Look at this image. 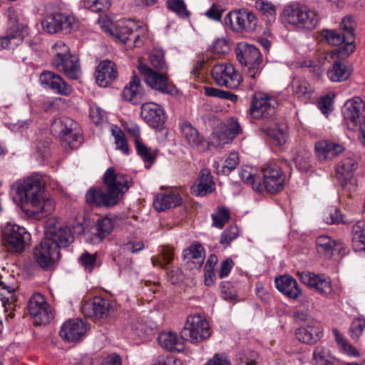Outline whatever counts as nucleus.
Wrapping results in <instances>:
<instances>
[{
    "instance_id": "6",
    "label": "nucleus",
    "mask_w": 365,
    "mask_h": 365,
    "mask_svg": "<svg viewBox=\"0 0 365 365\" xmlns=\"http://www.w3.org/2000/svg\"><path fill=\"white\" fill-rule=\"evenodd\" d=\"M211 74L212 79L218 86L230 89L237 88L242 81L240 74L230 63H222L214 66Z\"/></svg>"
},
{
    "instance_id": "8",
    "label": "nucleus",
    "mask_w": 365,
    "mask_h": 365,
    "mask_svg": "<svg viewBox=\"0 0 365 365\" xmlns=\"http://www.w3.org/2000/svg\"><path fill=\"white\" fill-rule=\"evenodd\" d=\"M3 237L7 249L10 252L19 253L24 250L30 234L23 227L7 223L4 230Z\"/></svg>"
},
{
    "instance_id": "52",
    "label": "nucleus",
    "mask_w": 365,
    "mask_h": 365,
    "mask_svg": "<svg viewBox=\"0 0 365 365\" xmlns=\"http://www.w3.org/2000/svg\"><path fill=\"white\" fill-rule=\"evenodd\" d=\"M58 15L62 19L59 22L61 31L70 33L78 27V21L74 16L61 13H58Z\"/></svg>"
},
{
    "instance_id": "12",
    "label": "nucleus",
    "mask_w": 365,
    "mask_h": 365,
    "mask_svg": "<svg viewBox=\"0 0 365 365\" xmlns=\"http://www.w3.org/2000/svg\"><path fill=\"white\" fill-rule=\"evenodd\" d=\"M277 104L273 97L262 92L255 93L250 113L254 118H268L274 113Z\"/></svg>"
},
{
    "instance_id": "36",
    "label": "nucleus",
    "mask_w": 365,
    "mask_h": 365,
    "mask_svg": "<svg viewBox=\"0 0 365 365\" xmlns=\"http://www.w3.org/2000/svg\"><path fill=\"white\" fill-rule=\"evenodd\" d=\"M351 73V69L339 61H335L331 67L327 70V76L332 82L346 81Z\"/></svg>"
},
{
    "instance_id": "28",
    "label": "nucleus",
    "mask_w": 365,
    "mask_h": 365,
    "mask_svg": "<svg viewBox=\"0 0 365 365\" xmlns=\"http://www.w3.org/2000/svg\"><path fill=\"white\" fill-rule=\"evenodd\" d=\"M262 131L270 137L277 145H282L287 142L288 138V127L284 120L274 123L270 127L263 126Z\"/></svg>"
},
{
    "instance_id": "54",
    "label": "nucleus",
    "mask_w": 365,
    "mask_h": 365,
    "mask_svg": "<svg viewBox=\"0 0 365 365\" xmlns=\"http://www.w3.org/2000/svg\"><path fill=\"white\" fill-rule=\"evenodd\" d=\"M112 133L117 149L128 155L129 153V147L125 133L119 128L113 129Z\"/></svg>"
},
{
    "instance_id": "62",
    "label": "nucleus",
    "mask_w": 365,
    "mask_h": 365,
    "mask_svg": "<svg viewBox=\"0 0 365 365\" xmlns=\"http://www.w3.org/2000/svg\"><path fill=\"white\" fill-rule=\"evenodd\" d=\"M226 133L230 139H233L242 133V128L238 121L233 118H229L226 122Z\"/></svg>"
},
{
    "instance_id": "14",
    "label": "nucleus",
    "mask_w": 365,
    "mask_h": 365,
    "mask_svg": "<svg viewBox=\"0 0 365 365\" xmlns=\"http://www.w3.org/2000/svg\"><path fill=\"white\" fill-rule=\"evenodd\" d=\"M46 239H49L56 248L67 247L73 242L71 231L59 222L53 223L49 222L46 230Z\"/></svg>"
},
{
    "instance_id": "20",
    "label": "nucleus",
    "mask_w": 365,
    "mask_h": 365,
    "mask_svg": "<svg viewBox=\"0 0 365 365\" xmlns=\"http://www.w3.org/2000/svg\"><path fill=\"white\" fill-rule=\"evenodd\" d=\"M298 274L303 284L314 289L318 293L325 295L331 293L332 286L329 277L309 272L299 273Z\"/></svg>"
},
{
    "instance_id": "45",
    "label": "nucleus",
    "mask_w": 365,
    "mask_h": 365,
    "mask_svg": "<svg viewBox=\"0 0 365 365\" xmlns=\"http://www.w3.org/2000/svg\"><path fill=\"white\" fill-rule=\"evenodd\" d=\"M321 34L328 43L333 46L344 43L343 46H345L347 44V40L344 34H341L336 30H323Z\"/></svg>"
},
{
    "instance_id": "25",
    "label": "nucleus",
    "mask_w": 365,
    "mask_h": 365,
    "mask_svg": "<svg viewBox=\"0 0 365 365\" xmlns=\"http://www.w3.org/2000/svg\"><path fill=\"white\" fill-rule=\"evenodd\" d=\"M53 67L58 71L63 72L65 76L72 80H77L81 73L78 58L73 54L63 58V61L59 62Z\"/></svg>"
},
{
    "instance_id": "33",
    "label": "nucleus",
    "mask_w": 365,
    "mask_h": 365,
    "mask_svg": "<svg viewBox=\"0 0 365 365\" xmlns=\"http://www.w3.org/2000/svg\"><path fill=\"white\" fill-rule=\"evenodd\" d=\"M123 95L125 100L138 104L141 102L143 93L140 78L133 75L128 84L124 88Z\"/></svg>"
},
{
    "instance_id": "21",
    "label": "nucleus",
    "mask_w": 365,
    "mask_h": 365,
    "mask_svg": "<svg viewBox=\"0 0 365 365\" xmlns=\"http://www.w3.org/2000/svg\"><path fill=\"white\" fill-rule=\"evenodd\" d=\"M42 85L51 89L55 93L68 96L72 91V87L64 79L52 71L43 72L39 78Z\"/></svg>"
},
{
    "instance_id": "7",
    "label": "nucleus",
    "mask_w": 365,
    "mask_h": 365,
    "mask_svg": "<svg viewBox=\"0 0 365 365\" xmlns=\"http://www.w3.org/2000/svg\"><path fill=\"white\" fill-rule=\"evenodd\" d=\"M116 309V303L108 299L96 296L86 302L81 308L83 314L89 318H108Z\"/></svg>"
},
{
    "instance_id": "3",
    "label": "nucleus",
    "mask_w": 365,
    "mask_h": 365,
    "mask_svg": "<svg viewBox=\"0 0 365 365\" xmlns=\"http://www.w3.org/2000/svg\"><path fill=\"white\" fill-rule=\"evenodd\" d=\"M283 16L289 24L301 29H314L319 21L315 10L299 4L286 6L283 10Z\"/></svg>"
},
{
    "instance_id": "13",
    "label": "nucleus",
    "mask_w": 365,
    "mask_h": 365,
    "mask_svg": "<svg viewBox=\"0 0 365 365\" xmlns=\"http://www.w3.org/2000/svg\"><path fill=\"white\" fill-rule=\"evenodd\" d=\"M263 185L268 192L277 193L284 187V176L279 168L274 163L267 164L262 168Z\"/></svg>"
},
{
    "instance_id": "46",
    "label": "nucleus",
    "mask_w": 365,
    "mask_h": 365,
    "mask_svg": "<svg viewBox=\"0 0 365 365\" xmlns=\"http://www.w3.org/2000/svg\"><path fill=\"white\" fill-rule=\"evenodd\" d=\"M173 259V250L168 247H162L160 252L151 258L154 266L165 267L170 264Z\"/></svg>"
},
{
    "instance_id": "15",
    "label": "nucleus",
    "mask_w": 365,
    "mask_h": 365,
    "mask_svg": "<svg viewBox=\"0 0 365 365\" xmlns=\"http://www.w3.org/2000/svg\"><path fill=\"white\" fill-rule=\"evenodd\" d=\"M342 114L349 129H355L361 117L365 116V103L359 97H354L346 102Z\"/></svg>"
},
{
    "instance_id": "24",
    "label": "nucleus",
    "mask_w": 365,
    "mask_h": 365,
    "mask_svg": "<svg viewBox=\"0 0 365 365\" xmlns=\"http://www.w3.org/2000/svg\"><path fill=\"white\" fill-rule=\"evenodd\" d=\"M158 340L162 347L170 351L182 352L185 349V338L182 337L181 335L178 337L174 331L161 332Z\"/></svg>"
},
{
    "instance_id": "48",
    "label": "nucleus",
    "mask_w": 365,
    "mask_h": 365,
    "mask_svg": "<svg viewBox=\"0 0 365 365\" xmlns=\"http://www.w3.org/2000/svg\"><path fill=\"white\" fill-rule=\"evenodd\" d=\"M61 21H62L61 17H59L58 13H56L52 16H47L42 21V26L48 33L55 34L61 31L59 23L61 22Z\"/></svg>"
},
{
    "instance_id": "42",
    "label": "nucleus",
    "mask_w": 365,
    "mask_h": 365,
    "mask_svg": "<svg viewBox=\"0 0 365 365\" xmlns=\"http://www.w3.org/2000/svg\"><path fill=\"white\" fill-rule=\"evenodd\" d=\"M71 54L69 47L64 42L58 41L55 43L52 46L53 66L56 64L60 66L59 62L63 61V58Z\"/></svg>"
},
{
    "instance_id": "23",
    "label": "nucleus",
    "mask_w": 365,
    "mask_h": 365,
    "mask_svg": "<svg viewBox=\"0 0 365 365\" xmlns=\"http://www.w3.org/2000/svg\"><path fill=\"white\" fill-rule=\"evenodd\" d=\"M117 76V71L113 61H101L96 68V80L102 87L108 86Z\"/></svg>"
},
{
    "instance_id": "17",
    "label": "nucleus",
    "mask_w": 365,
    "mask_h": 365,
    "mask_svg": "<svg viewBox=\"0 0 365 365\" xmlns=\"http://www.w3.org/2000/svg\"><path fill=\"white\" fill-rule=\"evenodd\" d=\"M356 27V22L354 20L353 17L351 16H345L341 24L340 28L342 31L345 38L347 40V44L345 46H341L339 48H335L327 53V56H330L331 58H333L334 53H337L341 56H347L351 54L355 50L354 42V29Z\"/></svg>"
},
{
    "instance_id": "34",
    "label": "nucleus",
    "mask_w": 365,
    "mask_h": 365,
    "mask_svg": "<svg viewBox=\"0 0 365 365\" xmlns=\"http://www.w3.org/2000/svg\"><path fill=\"white\" fill-rule=\"evenodd\" d=\"M181 134L187 143L192 148H199L204 142V138L197 130L188 121L180 124Z\"/></svg>"
},
{
    "instance_id": "27",
    "label": "nucleus",
    "mask_w": 365,
    "mask_h": 365,
    "mask_svg": "<svg viewBox=\"0 0 365 365\" xmlns=\"http://www.w3.org/2000/svg\"><path fill=\"white\" fill-rule=\"evenodd\" d=\"M316 154L320 160H332L341 153L344 148L341 145L328 141L321 140L315 144Z\"/></svg>"
},
{
    "instance_id": "64",
    "label": "nucleus",
    "mask_w": 365,
    "mask_h": 365,
    "mask_svg": "<svg viewBox=\"0 0 365 365\" xmlns=\"http://www.w3.org/2000/svg\"><path fill=\"white\" fill-rule=\"evenodd\" d=\"M257 354L254 351H245L237 359V365H256Z\"/></svg>"
},
{
    "instance_id": "35",
    "label": "nucleus",
    "mask_w": 365,
    "mask_h": 365,
    "mask_svg": "<svg viewBox=\"0 0 365 365\" xmlns=\"http://www.w3.org/2000/svg\"><path fill=\"white\" fill-rule=\"evenodd\" d=\"M316 243L318 253L327 258L331 257L334 250H339L342 247L340 243L327 235L318 237Z\"/></svg>"
},
{
    "instance_id": "16",
    "label": "nucleus",
    "mask_w": 365,
    "mask_h": 365,
    "mask_svg": "<svg viewBox=\"0 0 365 365\" xmlns=\"http://www.w3.org/2000/svg\"><path fill=\"white\" fill-rule=\"evenodd\" d=\"M210 335L209 321H187L181 330V336L186 341L197 343Z\"/></svg>"
},
{
    "instance_id": "50",
    "label": "nucleus",
    "mask_w": 365,
    "mask_h": 365,
    "mask_svg": "<svg viewBox=\"0 0 365 365\" xmlns=\"http://www.w3.org/2000/svg\"><path fill=\"white\" fill-rule=\"evenodd\" d=\"M150 62L152 66L158 71L167 70V65L164 60V52L160 49H154L150 54Z\"/></svg>"
},
{
    "instance_id": "56",
    "label": "nucleus",
    "mask_w": 365,
    "mask_h": 365,
    "mask_svg": "<svg viewBox=\"0 0 365 365\" xmlns=\"http://www.w3.org/2000/svg\"><path fill=\"white\" fill-rule=\"evenodd\" d=\"M131 327L137 335L141 336L150 334L155 328V325L154 324L148 325V321H134Z\"/></svg>"
},
{
    "instance_id": "31",
    "label": "nucleus",
    "mask_w": 365,
    "mask_h": 365,
    "mask_svg": "<svg viewBox=\"0 0 365 365\" xmlns=\"http://www.w3.org/2000/svg\"><path fill=\"white\" fill-rule=\"evenodd\" d=\"M214 190L215 182L210 173L207 170H201L198 182L191 187L192 193L196 196L203 197Z\"/></svg>"
},
{
    "instance_id": "5",
    "label": "nucleus",
    "mask_w": 365,
    "mask_h": 365,
    "mask_svg": "<svg viewBox=\"0 0 365 365\" xmlns=\"http://www.w3.org/2000/svg\"><path fill=\"white\" fill-rule=\"evenodd\" d=\"M225 22L235 31L250 33L255 30L257 19L251 11L242 9L227 14L225 17Z\"/></svg>"
},
{
    "instance_id": "2",
    "label": "nucleus",
    "mask_w": 365,
    "mask_h": 365,
    "mask_svg": "<svg viewBox=\"0 0 365 365\" xmlns=\"http://www.w3.org/2000/svg\"><path fill=\"white\" fill-rule=\"evenodd\" d=\"M103 182L106 192L101 188H90L86 194V201L91 206L109 207L118 204L132 185L131 178L123 173H116L109 168L104 174Z\"/></svg>"
},
{
    "instance_id": "29",
    "label": "nucleus",
    "mask_w": 365,
    "mask_h": 365,
    "mask_svg": "<svg viewBox=\"0 0 365 365\" xmlns=\"http://www.w3.org/2000/svg\"><path fill=\"white\" fill-rule=\"evenodd\" d=\"M237 58L245 65L261 63L262 55L259 49L253 45L245 44L238 48Z\"/></svg>"
},
{
    "instance_id": "41",
    "label": "nucleus",
    "mask_w": 365,
    "mask_h": 365,
    "mask_svg": "<svg viewBox=\"0 0 365 365\" xmlns=\"http://www.w3.org/2000/svg\"><path fill=\"white\" fill-rule=\"evenodd\" d=\"M240 159L237 153H231L225 160L222 166L218 162H214L213 167L217 174L227 175L239 165Z\"/></svg>"
},
{
    "instance_id": "47",
    "label": "nucleus",
    "mask_w": 365,
    "mask_h": 365,
    "mask_svg": "<svg viewBox=\"0 0 365 365\" xmlns=\"http://www.w3.org/2000/svg\"><path fill=\"white\" fill-rule=\"evenodd\" d=\"M241 180L247 185H252V188L258 192L262 191V186L261 185L259 178L250 170L243 169L239 173Z\"/></svg>"
},
{
    "instance_id": "26",
    "label": "nucleus",
    "mask_w": 365,
    "mask_h": 365,
    "mask_svg": "<svg viewBox=\"0 0 365 365\" xmlns=\"http://www.w3.org/2000/svg\"><path fill=\"white\" fill-rule=\"evenodd\" d=\"M277 289L291 299H297L301 294L297 282L289 275H282L275 278Z\"/></svg>"
},
{
    "instance_id": "18",
    "label": "nucleus",
    "mask_w": 365,
    "mask_h": 365,
    "mask_svg": "<svg viewBox=\"0 0 365 365\" xmlns=\"http://www.w3.org/2000/svg\"><path fill=\"white\" fill-rule=\"evenodd\" d=\"M91 329L88 321H65L62 324L59 335L67 342L79 341Z\"/></svg>"
},
{
    "instance_id": "10",
    "label": "nucleus",
    "mask_w": 365,
    "mask_h": 365,
    "mask_svg": "<svg viewBox=\"0 0 365 365\" xmlns=\"http://www.w3.org/2000/svg\"><path fill=\"white\" fill-rule=\"evenodd\" d=\"M51 129L55 135L68 144L78 140L80 135L77 123L68 117H60L54 119Z\"/></svg>"
},
{
    "instance_id": "55",
    "label": "nucleus",
    "mask_w": 365,
    "mask_h": 365,
    "mask_svg": "<svg viewBox=\"0 0 365 365\" xmlns=\"http://www.w3.org/2000/svg\"><path fill=\"white\" fill-rule=\"evenodd\" d=\"M212 216L213 225L218 228H222L230 217L229 211L225 207L219 208Z\"/></svg>"
},
{
    "instance_id": "61",
    "label": "nucleus",
    "mask_w": 365,
    "mask_h": 365,
    "mask_svg": "<svg viewBox=\"0 0 365 365\" xmlns=\"http://www.w3.org/2000/svg\"><path fill=\"white\" fill-rule=\"evenodd\" d=\"M185 256L190 259H198L202 263L204 260V248L198 243L192 244L189 249L185 251Z\"/></svg>"
},
{
    "instance_id": "38",
    "label": "nucleus",
    "mask_w": 365,
    "mask_h": 365,
    "mask_svg": "<svg viewBox=\"0 0 365 365\" xmlns=\"http://www.w3.org/2000/svg\"><path fill=\"white\" fill-rule=\"evenodd\" d=\"M321 334L319 329L312 325L300 327L295 332L299 341L309 344H315L320 339Z\"/></svg>"
},
{
    "instance_id": "58",
    "label": "nucleus",
    "mask_w": 365,
    "mask_h": 365,
    "mask_svg": "<svg viewBox=\"0 0 365 365\" xmlns=\"http://www.w3.org/2000/svg\"><path fill=\"white\" fill-rule=\"evenodd\" d=\"M78 261L85 271L91 272L96 264V254L91 255L85 252L81 255Z\"/></svg>"
},
{
    "instance_id": "51",
    "label": "nucleus",
    "mask_w": 365,
    "mask_h": 365,
    "mask_svg": "<svg viewBox=\"0 0 365 365\" xmlns=\"http://www.w3.org/2000/svg\"><path fill=\"white\" fill-rule=\"evenodd\" d=\"M135 145L138 154L143 159L145 162L150 163H153L154 162L156 157L155 150L143 144L142 140L136 141Z\"/></svg>"
},
{
    "instance_id": "39",
    "label": "nucleus",
    "mask_w": 365,
    "mask_h": 365,
    "mask_svg": "<svg viewBox=\"0 0 365 365\" xmlns=\"http://www.w3.org/2000/svg\"><path fill=\"white\" fill-rule=\"evenodd\" d=\"M357 168V163L355 160L347 158L342 160L336 166V172L338 178L343 179L344 183L342 185H346V181L352 178L354 171Z\"/></svg>"
},
{
    "instance_id": "30",
    "label": "nucleus",
    "mask_w": 365,
    "mask_h": 365,
    "mask_svg": "<svg viewBox=\"0 0 365 365\" xmlns=\"http://www.w3.org/2000/svg\"><path fill=\"white\" fill-rule=\"evenodd\" d=\"M182 202V198L178 193L169 192L158 194L153 200V207L158 211H164L175 207Z\"/></svg>"
},
{
    "instance_id": "63",
    "label": "nucleus",
    "mask_w": 365,
    "mask_h": 365,
    "mask_svg": "<svg viewBox=\"0 0 365 365\" xmlns=\"http://www.w3.org/2000/svg\"><path fill=\"white\" fill-rule=\"evenodd\" d=\"M258 9L262 12V15L267 19L269 22L275 20V9L274 6L269 3L261 2L258 4Z\"/></svg>"
},
{
    "instance_id": "59",
    "label": "nucleus",
    "mask_w": 365,
    "mask_h": 365,
    "mask_svg": "<svg viewBox=\"0 0 365 365\" xmlns=\"http://www.w3.org/2000/svg\"><path fill=\"white\" fill-rule=\"evenodd\" d=\"M167 6L171 11L175 12L181 17H187L189 13L186 9V6L182 0H168Z\"/></svg>"
},
{
    "instance_id": "19",
    "label": "nucleus",
    "mask_w": 365,
    "mask_h": 365,
    "mask_svg": "<svg viewBox=\"0 0 365 365\" xmlns=\"http://www.w3.org/2000/svg\"><path fill=\"white\" fill-rule=\"evenodd\" d=\"M141 116L150 127L156 129H161L165 122L163 108L152 102L142 105Z\"/></svg>"
},
{
    "instance_id": "44",
    "label": "nucleus",
    "mask_w": 365,
    "mask_h": 365,
    "mask_svg": "<svg viewBox=\"0 0 365 365\" xmlns=\"http://www.w3.org/2000/svg\"><path fill=\"white\" fill-rule=\"evenodd\" d=\"M333 333L338 346L344 353L350 356H359L358 350L347 341L337 329H334Z\"/></svg>"
},
{
    "instance_id": "53",
    "label": "nucleus",
    "mask_w": 365,
    "mask_h": 365,
    "mask_svg": "<svg viewBox=\"0 0 365 365\" xmlns=\"http://www.w3.org/2000/svg\"><path fill=\"white\" fill-rule=\"evenodd\" d=\"M112 0H83V6L93 12L104 11L109 9Z\"/></svg>"
},
{
    "instance_id": "43",
    "label": "nucleus",
    "mask_w": 365,
    "mask_h": 365,
    "mask_svg": "<svg viewBox=\"0 0 365 365\" xmlns=\"http://www.w3.org/2000/svg\"><path fill=\"white\" fill-rule=\"evenodd\" d=\"M96 236L99 241L108 236L113 229V222L109 217L98 220L95 225Z\"/></svg>"
},
{
    "instance_id": "9",
    "label": "nucleus",
    "mask_w": 365,
    "mask_h": 365,
    "mask_svg": "<svg viewBox=\"0 0 365 365\" xmlns=\"http://www.w3.org/2000/svg\"><path fill=\"white\" fill-rule=\"evenodd\" d=\"M139 25L133 20L126 19L119 21L115 29H110V34L123 43L132 41L135 47H140L143 41L138 33Z\"/></svg>"
},
{
    "instance_id": "22",
    "label": "nucleus",
    "mask_w": 365,
    "mask_h": 365,
    "mask_svg": "<svg viewBox=\"0 0 365 365\" xmlns=\"http://www.w3.org/2000/svg\"><path fill=\"white\" fill-rule=\"evenodd\" d=\"M28 310L32 317L51 319L55 317L51 307L40 293L33 294L29 302Z\"/></svg>"
},
{
    "instance_id": "37",
    "label": "nucleus",
    "mask_w": 365,
    "mask_h": 365,
    "mask_svg": "<svg viewBox=\"0 0 365 365\" xmlns=\"http://www.w3.org/2000/svg\"><path fill=\"white\" fill-rule=\"evenodd\" d=\"M293 94L301 101L307 103L313 93V88L305 80L294 78L292 83Z\"/></svg>"
},
{
    "instance_id": "11",
    "label": "nucleus",
    "mask_w": 365,
    "mask_h": 365,
    "mask_svg": "<svg viewBox=\"0 0 365 365\" xmlns=\"http://www.w3.org/2000/svg\"><path fill=\"white\" fill-rule=\"evenodd\" d=\"M34 256L36 263L43 269H48L59 259L60 253L56 245H53L49 239L44 238L34 250Z\"/></svg>"
},
{
    "instance_id": "4",
    "label": "nucleus",
    "mask_w": 365,
    "mask_h": 365,
    "mask_svg": "<svg viewBox=\"0 0 365 365\" xmlns=\"http://www.w3.org/2000/svg\"><path fill=\"white\" fill-rule=\"evenodd\" d=\"M139 70L144 75L145 83L151 88L164 94L174 96L178 93V89L170 81L165 71L160 73L144 64L140 65Z\"/></svg>"
},
{
    "instance_id": "60",
    "label": "nucleus",
    "mask_w": 365,
    "mask_h": 365,
    "mask_svg": "<svg viewBox=\"0 0 365 365\" xmlns=\"http://www.w3.org/2000/svg\"><path fill=\"white\" fill-rule=\"evenodd\" d=\"M324 220L329 225L338 224L342 222V215L339 210L331 207L324 213Z\"/></svg>"
},
{
    "instance_id": "1",
    "label": "nucleus",
    "mask_w": 365,
    "mask_h": 365,
    "mask_svg": "<svg viewBox=\"0 0 365 365\" xmlns=\"http://www.w3.org/2000/svg\"><path fill=\"white\" fill-rule=\"evenodd\" d=\"M43 177L34 174L20 181L16 188V196L22 210L29 216H47L54 210L52 200L44 196Z\"/></svg>"
},
{
    "instance_id": "49",
    "label": "nucleus",
    "mask_w": 365,
    "mask_h": 365,
    "mask_svg": "<svg viewBox=\"0 0 365 365\" xmlns=\"http://www.w3.org/2000/svg\"><path fill=\"white\" fill-rule=\"evenodd\" d=\"M311 153L309 150L303 149L299 150L293 158V160L298 170L302 171L307 170L309 167V159Z\"/></svg>"
},
{
    "instance_id": "32",
    "label": "nucleus",
    "mask_w": 365,
    "mask_h": 365,
    "mask_svg": "<svg viewBox=\"0 0 365 365\" xmlns=\"http://www.w3.org/2000/svg\"><path fill=\"white\" fill-rule=\"evenodd\" d=\"M23 38V31L20 29L19 25L13 23L8 29L6 34L0 36V50L14 48L22 42Z\"/></svg>"
},
{
    "instance_id": "57",
    "label": "nucleus",
    "mask_w": 365,
    "mask_h": 365,
    "mask_svg": "<svg viewBox=\"0 0 365 365\" xmlns=\"http://www.w3.org/2000/svg\"><path fill=\"white\" fill-rule=\"evenodd\" d=\"M239 235V230L237 226L232 225L226 229L221 235L220 243L225 247L230 245L232 241L237 239Z\"/></svg>"
},
{
    "instance_id": "40",
    "label": "nucleus",
    "mask_w": 365,
    "mask_h": 365,
    "mask_svg": "<svg viewBox=\"0 0 365 365\" xmlns=\"http://www.w3.org/2000/svg\"><path fill=\"white\" fill-rule=\"evenodd\" d=\"M351 236L354 249L365 251V220L358 221L352 226Z\"/></svg>"
}]
</instances>
